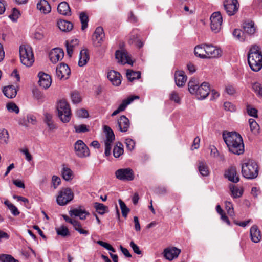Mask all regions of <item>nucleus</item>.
Segmentation results:
<instances>
[{
    "instance_id": "obj_1",
    "label": "nucleus",
    "mask_w": 262,
    "mask_h": 262,
    "mask_svg": "<svg viewBox=\"0 0 262 262\" xmlns=\"http://www.w3.org/2000/svg\"><path fill=\"white\" fill-rule=\"evenodd\" d=\"M223 138L230 152L240 155L244 152V145L241 135L236 132H224Z\"/></svg>"
},
{
    "instance_id": "obj_2",
    "label": "nucleus",
    "mask_w": 262,
    "mask_h": 262,
    "mask_svg": "<svg viewBox=\"0 0 262 262\" xmlns=\"http://www.w3.org/2000/svg\"><path fill=\"white\" fill-rule=\"evenodd\" d=\"M248 63L251 69L258 72L262 68V53L259 47L253 45L248 54Z\"/></svg>"
},
{
    "instance_id": "obj_3",
    "label": "nucleus",
    "mask_w": 262,
    "mask_h": 262,
    "mask_svg": "<svg viewBox=\"0 0 262 262\" xmlns=\"http://www.w3.org/2000/svg\"><path fill=\"white\" fill-rule=\"evenodd\" d=\"M242 173L244 177L248 179L256 178L258 174V167L257 163L251 160L244 163L242 166Z\"/></svg>"
},
{
    "instance_id": "obj_4",
    "label": "nucleus",
    "mask_w": 262,
    "mask_h": 262,
    "mask_svg": "<svg viewBox=\"0 0 262 262\" xmlns=\"http://www.w3.org/2000/svg\"><path fill=\"white\" fill-rule=\"evenodd\" d=\"M19 56L21 63L30 67L34 62V57L32 48L28 45H23L19 47Z\"/></svg>"
},
{
    "instance_id": "obj_5",
    "label": "nucleus",
    "mask_w": 262,
    "mask_h": 262,
    "mask_svg": "<svg viewBox=\"0 0 262 262\" xmlns=\"http://www.w3.org/2000/svg\"><path fill=\"white\" fill-rule=\"evenodd\" d=\"M58 115L63 123H68L71 118V111L69 104L65 100H60L57 104Z\"/></svg>"
},
{
    "instance_id": "obj_6",
    "label": "nucleus",
    "mask_w": 262,
    "mask_h": 262,
    "mask_svg": "<svg viewBox=\"0 0 262 262\" xmlns=\"http://www.w3.org/2000/svg\"><path fill=\"white\" fill-rule=\"evenodd\" d=\"M74 193L69 188H62L59 192L56 201L60 206H64L73 199Z\"/></svg>"
},
{
    "instance_id": "obj_7",
    "label": "nucleus",
    "mask_w": 262,
    "mask_h": 262,
    "mask_svg": "<svg viewBox=\"0 0 262 262\" xmlns=\"http://www.w3.org/2000/svg\"><path fill=\"white\" fill-rule=\"evenodd\" d=\"M115 174L117 179L122 181H130L134 179V171L130 168L119 169Z\"/></svg>"
},
{
    "instance_id": "obj_8",
    "label": "nucleus",
    "mask_w": 262,
    "mask_h": 262,
    "mask_svg": "<svg viewBox=\"0 0 262 262\" xmlns=\"http://www.w3.org/2000/svg\"><path fill=\"white\" fill-rule=\"evenodd\" d=\"M104 131L106 133L105 143V155L108 156L111 155L112 144L115 140V135L112 129L108 126H104Z\"/></svg>"
},
{
    "instance_id": "obj_9",
    "label": "nucleus",
    "mask_w": 262,
    "mask_h": 262,
    "mask_svg": "<svg viewBox=\"0 0 262 262\" xmlns=\"http://www.w3.org/2000/svg\"><path fill=\"white\" fill-rule=\"evenodd\" d=\"M74 150L76 156L79 158H84L90 155L89 148L81 140H78L75 143Z\"/></svg>"
},
{
    "instance_id": "obj_10",
    "label": "nucleus",
    "mask_w": 262,
    "mask_h": 262,
    "mask_svg": "<svg viewBox=\"0 0 262 262\" xmlns=\"http://www.w3.org/2000/svg\"><path fill=\"white\" fill-rule=\"evenodd\" d=\"M210 27L215 33L219 32L221 29L223 18L219 11L213 13L210 17Z\"/></svg>"
},
{
    "instance_id": "obj_11",
    "label": "nucleus",
    "mask_w": 262,
    "mask_h": 262,
    "mask_svg": "<svg viewBox=\"0 0 262 262\" xmlns=\"http://www.w3.org/2000/svg\"><path fill=\"white\" fill-rule=\"evenodd\" d=\"M224 7L227 14L232 16L238 11L239 5L237 0H226L224 2Z\"/></svg>"
},
{
    "instance_id": "obj_12",
    "label": "nucleus",
    "mask_w": 262,
    "mask_h": 262,
    "mask_svg": "<svg viewBox=\"0 0 262 262\" xmlns=\"http://www.w3.org/2000/svg\"><path fill=\"white\" fill-rule=\"evenodd\" d=\"M205 59L219 58L222 56V51L211 44H206Z\"/></svg>"
},
{
    "instance_id": "obj_13",
    "label": "nucleus",
    "mask_w": 262,
    "mask_h": 262,
    "mask_svg": "<svg viewBox=\"0 0 262 262\" xmlns=\"http://www.w3.org/2000/svg\"><path fill=\"white\" fill-rule=\"evenodd\" d=\"M56 74L60 79H67L71 74V70L67 64L61 63L56 68Z\"/></svg>"
},
{
    "instance_id": "obj_14",
    "label": "nucleus",
    "mask_w": 262,
    "mask_h": 262,
    "mask_svg": "<svg viewBox=\"0 0 262 262\" xmlns=\"http://www.w3.org/2000/svg\"><path fill=\"white\" fill-rule=\"evenodd\" d=\"M104 32L102 27H98L96 29L93 36V41L96 46H99L104 41Z\"/></svg>"
},
{
    "instance_id": "obj_15",
    "label": "nucleus",
    "mask_w": 262,
    "mask_h": 262,
    "mask_svg": "<svg viewBox=\"0 0 262 262\" xmlns=\"http://www.w3.org/2000/svg\"><path fill=\"white\" fill-rule=\"evenodd\" d=\"M210 92L209 85L208 82H204L200 85L195 94L198 99H203L207 97Z\"/></svg>"
},
{
    "instance_id": "obj_16",
    "label": "nucleus",
    "mask_w": 262,
    "mask_h": 262,
    "mask_svg": "<svg viewBox=\"0 0 262 262\" xmlns=\"http://www.w3.org/2000/svg\"><path fill=\"white\" fill-rule=\"evenodd\" d=\"M38 76L39 77L38 83L39 85L43 89H46L49 88L52 82L51 76L43 72H40Z\"/></svg>"
},
{
    "instance_id": "obj_17",
    "label": "nucleus",
    "mask_w": 262,
    "mask_h": 262,
    "mask_svg": "<svg viewBox=\"0 0 262 262\" xmlns=\"http://www.w3.org/2000/svg\"><path fill=\"white\" fill-rule=\"evenodd\" d=\"M62 217L67 222L71 224L75 230L78 231L80 234L84 235H88L89 234L88 230H84L82 228L81 225L78 221L71 219L67 215H63Z\"/></svg>"
},
{
    "instance_id": "obj_18",
    "label": "nucleus",
    "mask_w": 262,
    "mask_h": 262,
    "mask_svg": "<svg viewBox=\"0 0 262 262\" xmlns=\"http://www.w3.org/2000/svg\"><path fill=\"white\" fill-rule=\"evenodd\" d=\"M130 126L129 119L124 115H122L117 120L118 129L121 132H126Z\"/></svg>"
},
{
    "instance_id": "obj_19",
    "label": "nucleus",
    "mask_w": 262,
    "mask_h": 262,
    "mask_svg": "<svg viewBox=\"0 0 262 262\" xmlns=\"http://www.w3.org/2000/svg\"><path fill=\"white\" fill-rule=\"evenodd\" d=\"M50 60L53 63H56L62 60L64 57V52L60 48H54L50 53Z\"/></svg>"
},
{
    "instance_id": "obj_20",
    "label": "nucleus",
    "mask_w": 262,
    "mask_h": 262,
    "mask_svg": "<svg viewBox=\"0 0 262 262\" xmlns=\"http://www.w3.org/2000/svg\"><path fill=\"white\" fill-rule=\"evenodd\" d=\"M181 252V250L176 247L167 248L164 250V257L169 260L177 258Z\"/></svg>"
},
{
    "instance_id": "obj_21",
    "label": "nucleus",
    "mask_w": 262,
    "mask_h": 262,
    "mask_svg": "<svg viewBox=\"0 0 262 262\" xmlns=\"http://www.w3.org/2000/svg\"><path fill=\"white\" fill-rule=\"evenodd\" d=\"M225 176L229 181L233 183H237L239 180V177L235 167H229L226 171Z\"/></svg>"
},
{
    "instance_id": "obj_22",
    "label": "nucleus",
    "mask_w": 262,
    "mask_h": 262,
    "mask_svg": "<svg viewBox=\"0 0 262 262\" xmlns=\"http://www.w3.org/2000/svg\"><path fill=\"white\" fill-rule=\"evenodd\" d=\"M250 237L251 241L257 243L260 241L262 238L261 232L256 225L252 226L250 230Z\"/></svg>"
},
{
    "instance_id": "obj_23",
    "label": "nucleus",
    "mask_w": 262,
    "mask_h": 262,
    "mask_svg": "<svg viewBox=\"0 0 262 262\" xmlns=\"http://www.w3.org/2000/svg\"><path fill=\"white\" fill-rule=\"evenodd\" d=\"M116 59L119 63L124 64L129 63L130 57L128 56L126 51L124 50H117L115 53Z\"/></svg>"
},
{
    "instance_id": "obj_24",
    "label": "nucleus",
    "mask_w": 262,
    "mask_h": 262,
    "mask_svg": "<svg viewBox=\"0 0 262 262\" xmlns=\"http://www.w3.org/2000/svg\"><path fill=\"white\" fill-rule=\"evenodd\" d=\"M128 42L131 45H135L138 48H141L143 45V41L140 39L138 32L136 30H134L131 33Z\"/></svg>"
},
{
    "instance_id": "obj_25",
    "label": "nucleus",
    "mask_w": 262,
    "mask_h": 262,
    "mask_svg": "<svg viewBox=\"0 0 262 262\" xmlns=\"http://www.w3.org/2000/svg\"><path fill=\"white\" fill-rule=\"evenodd\" d=\"M107 78L114 85L118 86L121 84V75L116 71L112 70L108 72Z\"/></svg>"
},
{
    "instance_id": "obj_26",
    "label": "nucleus",
    "mask_w": 262,
    "mask_h": 262,
    "mask_svg": "<svg viewBox=\"0 0 262 262\" xmlns=\"http://www.w3.org/2000/svg\"><path fill=\"white\" fill-rule=\"evenodd\" d=\"M174 79L176 85L179 87H182L187 80V76L184 71H177L175 72Z\"/></svg>"
},
{
    "instance_id": "obj_27",
    "label": "nucleus",
    "mask_w": 262,
    "mask_h": 262,
    "mask_svg": "<svg viewBox=\"0 0 262 262\" xmlns=\"http://www.w3.org/2000/svg\"><path fill=\"white\" fill-rule=\"evenodd\" d=\"M37 8L43 14H48L51 10V7L46 0H40L37 4Z\"/></svg>"
},
{
    "instance_id": "obj_28",
    "label": "nucleus",
    "mask_w": 262,
    "mask_h": 262,
    "mask_svg": "<svg viewBox=\"0 0 262 262\" xmlns=\"http://www.w3.org/2000/svg\"><path fill=\"white\" fill-rule=\"evenodd\" d=\"M69 213L71 216H78L82 220H85L86 216L89 215V213L81 208L73 209L70 210Z\"/></svg>"
},
{
    "instance_id": "obj_29",
    "label": "nucleus",
    "mask_w": 262,
    "mask_h": 262,
    "mask_svg": "<svg viewBox=\"0 0 262 262\" xmlns=\"http://www.w3.org/2000/svg\"><path fill=\"white\" fill-rule=\"evenodd\" d=\"M3 92L6 97L10 99L14 98L17 94V90L14 85L5 86Z\"/></svg>"
},
{
    "instance_id": "obj_30",
    "label": "nucleus",
    "mask_w": 262,
    "mask_h": 262,
    "mask_svg": "<svg viewBox=\"0 0 262 262\" xmlns=\"http://www.w3.org/2000/svg\"><path fill=\"white\" fill-rule=\"evenodd\" d=\"M58 12L64 15H70L71 10L68 4L66 2L60 3L57 7Z\"/></svg>"
},
{
    "instance_id": "obj_31",
    "label": "nucleus",
    "mask_w": 262,
    "mask_h": 262,
    "mask_svg": "<svg viewBox=\"0 0 262 262\" xmlns=\"http://www.w3.org/2000/svg\"><path fill=\"white\" fill-rule=\"evenodd\" d=\"M200 85L199 81L197 79L191 78L188 84L189 92L192 94H194L198 90Z\"/></svg>"
},
{
    "instance_id": "obj_32",
    "label": "nucleus",
    "mask_w": 262,
    "mask_h": 262,
    "mask_svg": "<svg viewBox=\"0 0 262 262\" xmlns=\"http://www.w3.org/2000/svg\"><path fill=\"white\" fill-rule=\"evenodd\" d=\"M206 44H201L196 46L194 48V54L202 59H205Z\"/></svg>"
},
{
    "instance_id": "obj_33",
    "label": "nucleus",
    "mask_w": 262,
    "mask_h": 262,
    "mask_svg": "<svg viewBox=\"0 0 262 262\" xmlns=\"http://www.w3.org/2000/svg\"><path fill=\"white\" fill-rule=\"evenodd\" d=\"M89 60V56L87 50L85 49L82 50L79 54V58L78 65L80 67L85 66Z\"/></svg>"
},
{
    "instance_id": "obj_34",
    "label": "nucleus",
    "mask_w": 262,
    "mask_h": 262,
    "mask_svg": "<svg viewBox=\"0 0 262 262\" xmlns=\"http://www.w3.org/2000/svg\"><path fill=\"white\" fill-rule=\"evenodd\" d=\"M58 26L60 30L64 32L71 31L73 27L72 23L64 20L58 21Z\"/></svg>"
},
{
    "instance_id": "obj_35",
    "label": "nucleus",
    "mask_w": 262,
    "mask_h": 262,
    "mask_svg": "<svg viewBox=\"0 0 262 262\" xmlns=\"http://www.w3.org/2000/svg\"><path fill=\"white\" fill-rule=\"evenodd\" d=\"M61 174L63 179L67 181L71 180L73 178V174L71 169L64 165H63Z\"/></svg>"
},
{
    "instance_id": "obj_36",
    "label": "nucleus",
    "mask_w": 262,
    "mask_h": 262,
    "mask_svg": "<svg viewBox=\"0 0 262 262\" xmlns=\"http://www.w3.org/2000/svg\"><path fill=\"white\" fill-rule=\"evenodd\" d=\"M200 174L203 177H207L209 174L208 167L206 163L203 161H199L198 166Z\"/></svg>"
},
{
    "instance_id": "obj_37",
    "label": "nucleus",
    "mask_w": 262,
    "mask_h": 262,
    "mask_svg": "<svg viewBox=\"0 0 262 262\" xmlns=\"http://www.w3.org/2000/svg\"><path fill=\"white\" fill-rule=\"evenodd\" d=\"M126 76L129 81L139 79L141 77V73L140 72H135L132 70H127L126 71Z\"/></svg>"
},
{
    "instance_id": "obj_38",
    "label": "nucleus",
    "mask_w": 262,
    "mask_h": 262,
    "mask_svg": "<svg viewBox=\"0 0 262 262\" xmlns=\"http://www.w3.org/2000/svg\"><path fill=\"white\" fill-rule=\"evenodd\" d=\"M96 211L100 214L103 215L108 212V207L104 204L98 202L94 203Z\"/></svg>"
},
{
    "instance_id": "obj_39",
    "label": "nucleus",
    "mask_w": 262,
    "mask_h": 262,
    "mask_svg": "<svg viewBox=\"0 0 262 262\" xmlns=\"http://www.w3.org/2000/svg\"><path fill=\"white\" fill-rule=\"evenodd\" d=\"M79 19L81 23V30L83 31L88 27V16L85 12H82L79 14Z\"/></svg>"
},
{
    "instance_id": "obj_40",
    "label": "nucleus",
    "mask_w": 262,
    "mask_h": 262,
    "mask_svg": "<svg viewBox=\"0 0 262 262\" xmlns=\"http://www.w3.org/2000/svg\"><path fill=\"white\" fill-rule=\"evenodd\" d=\"M249 124L251 132L254 134H258L259 130V126L256 121L252 118L249 119Z\"/></svg>"
},
{
    "instance_id": "obj_41",
    "label": "nucleus",
    "mask_w": 262,
    "mask_h": 262,
    "mask_svg": "<svg viewBox=\"0 0 262 262\" xmlns=\"http://www.w3.org/2000/svg\"><path fill=\"white\" fill-rule=\"evenodd\" d=\"M135 98H139L138 96L135 97H130L126 99H124L123 100L121 104L119 105L118 108L122 112L124 111L126 107V106L129 104Z\"/></svg>"
},
{
    "instance_id": "obj_42",
    "label": "nucleus",
    "mask_w": 262,
    "mask_h": 262,
    "mask_svg": "<svg viewBox=\"0 0 262 262\" xmlns=\"http://www.w3.org/2000/svg\"><path fill=\"white\" fill-rule=\"evenodd\" d=\"M245 33L249 35L253 34L255 32V28L252 22L245 24L243 27Z\"/></svg>"
},
{
    "instance_id": "obj_43",
    "label": "nucleus",
    "mask_w": 262,
    "mask_h": 262,
    "mask_svg": "<svg viewBox=\"0 0 262 262\" xmlns=\"http://www.w3.org/2000/svg\"><path fill=\"white\" fill-rule=\"evenodd\" d=\"M230 190L231 191V195L234 198H239L243 194V189L241 188H238L235 185L230 186Z\"/></svg>"
},
{
    "instance_id": "obj_44",
    "label": "nucleus",
    "mask_w": 262,
    "mask_h": 262,
    "mask_svg": "<svg viewBox=\"0 0 262 262\" xmlns=\"http://www.w3.org/2000/svg\"><path fill=\"white\" fill-rule=\"evenodd\" d=\"M123 145L119 142L114 147L113 149V155L115 158H119L121 155L123 154Z\"/></svg>"
},
{
    "instance_id": "obj_45",
    "label": "nucleus",
    "mask_w": 262,
    "mask_h": 262,
    "mask_svg": "<svg viewBox=\"0 0 262 262\" xmlns=\"http://www.w3.org/2000/svg\"><path fill=\"white\" fill-rule=\"evenodd\" d=\"M9 136L8 131L5 129H0V143L1 144H7Z\"/></svg>"
},
{
    "instance_id": "obj_46",
    "label": "nucleus",
    "mask_w": 262,
    "mask_h": 262,
    "mask_svg": "<svg viewBox=\"0 0 262 262\" xmlns=\"http://www.w3.org/2000/svg\"><path fill=\"white\" fill-rule=\"evenodd\" d=\"M232 34L235 38L241 41H243L245 40V33L244 31H242L240 29H234Z\"/></svg>"
},
{
    "instance_id": "obj_47",
    "label": "nucleus",
    "mask_w": 262,
    "mask_h": 262,
    "mask_svg": "<svg viewBox=\"0 0 262 262\" xmlns=\"http://www.w3.org/2000/svg\"><path fill=\"white\" fill-rule=\"evenodd\" d=\"M118 202L121 209L122 216L124 217H126L128 213L129 212V209L126 206L124 202L121 199H119Z\"/></svg>"
},
{
    "instance_id": "obj_48",
    "label": "nucleus",
    "mask_w": 262,
    "mask_h": 262,
    "mask_svg": "<svg viewBox=\"0 0 262 262\" xmlns=\"http://www.w3.org/2000/svg\"><path fill=\"white\" fill-rule=\"evenodd\" d=\"M56 231L58 235L63 237H65L69 235V231L68 228L64 226L56 228Z\"/></svg>"
},
{
    "instance_id": "obj_49",
    "label": "nucleus",
    "mask_w": 262,
    "mask_h": 262,
    "mask_svg": "<svg viewBox=\"0 0 262 262\" xmlns=\"http://www.w3.org/2000/svg\"><path fill=\"white\" fill-rule=\"evenodd\" d=\"M169 99L171 101L176 103L180 104L181 99L178 93L176 91H172L170 94Z\"/></svg>"
},
{
    "instance_id": "obj_50",
    "label": "nucleus",
    "mask_w": 262,
    "mask_h": 262,
    "mask_svg": "<svg viewBox=\"0 0 262 262\" xmlns=\"http://www.w3.org/2000/svg\"><path fill=\"white\" fill-rule=\"evenodd\" d=\"M252 89L259 96L262 97V86L258 82H255L252 84Z\"/></svg>"
},
{
    "instance_id": "obj_51",
    "label": "nucleus",
    "mask_w": 262,
    "mask_h": 262,
    "mask_svg": "<svg viewBox=\"0 0 262 262\" xmlns=\"http://www.w3.org/2000/svg\"><path fill=\"white\" fill-rule=\"evenodd\" d=\"M1 262H19L15 259L12 255L9 254H2Z\"/></svg>"
},
{
    "instance_id": "obj_52",
    "label": "nucleus",
    "mask_w": 262,
    "mask_h": 262,
    "mask_svg": "<svg viewBox=\"0 0 262 262\" xmlns=\"http://www.w3.org/2000/svg\"><path fill=\"white\" fill-rule=\"evenodd\" d=\"M7 110L10 112H14L18 114L19 112L18 107L14 103H8L6 105Z\"/></svg>"
},
{
    "instance_id": "obj_53",
    "label": "nucleus",
    "mask_w": 262,
    "mask_h": 262,
    "mask_svg": "<svg viewBox=\"0 0 262 262\" xmlns=\"http://www.w3.org/2000/svg\"><path fill=\"white\" fill-rule=\"evenodd\" d=\"M225 209L227 212V213L230 215L233 216L234 215V210H233V207L232 203L229 201H226L225 202Z\"/></svg>"
},
{
    "instance_id": "obj_54",
    "label": "nucleus",
    "mask_w": 262,
    "mask_h": 262,
    "mask_svg": "<svg viewBox=\"0 0 262 262\" xmlns=\"http://www.w3.org/2000/svg\"><path fill=\"white\" fill-rule=\"evenodd\" d=\"M97 243L109 251H111L113 252H115V249L107 243L104 242L102 241H98Z\"/></svg>"
},
{
    "instance_id": "obj_55",
    "label": "nucleus",
    "mask_w": 262,
    "mask_h": 262,
    "mask_svg": "<svg viewBox=\"0 0 262 262\" xmlns=\"http://www.w3.org/2000/svg\"><path fill=\"white\" fill-rule=\"evenodd\" d=\"M247 112L249 115L253 117H257V110L250 105L247 106Z\"/></svg>"
},
{
    "instance_id": "obj_56",
    "label": "nucleus",
    "mask_w": 262,
    "mask_h": 262,
    "mask_svg": "<svg viewBox=\"0 0 262 262\" xmlns=\"http://www.w3.org/2000/svg\"><path fill=\"white\" fill-rule=\"evenodd\" d=\"M125 143L126 144V147L128 150L131 151L134 149L135 146V142L133 140L130 138L126 139Z\"/></svg>"
},
{
    "instance_id": "obj_57",
    "label": "nucleus",
    "mask_w": 262,
    "mask_h": 262,
    "mask_svg": "<svg viewBox=\"0 0 262 262\" xmlns=\"http://www.w3.org/2000/svg\"><path fill=\"white\" fill-rule=\"evenodd\" d=\"M71 99L74 103H79L81 100L79 94L75 92L72 93Z\"/></svg>"
},
{
    "instance_id": "obj_58",
    "label": "nucleus",
    "mask_w": 262,
    "mask_h": 262,
    "mask_svg": "<svg viewBox=\"0 0 262 262\" xmlns=\"http://www.w3.org/2000/svg\"><path fill=\"white\" fill-rule=\"evenodd\" d=\"M224 107L226 111L234 112L236 110L235 106L230 102H225L224 104Z\"/></svg>"
},
{
    "instance_id": "obj_59",
    "label": "nucleus",
    "mask_w": 262,
    "mask_h": 262,
    "mask_svg": "<svg viewBox=\"0 0 262 262\" xmlns=\"http://www.w3.org/2000/svg\"><path fill=\"white\" fill-rule=\"evenodd\" d=\"M225 92L230 95H233L236 93V90L234 87L230 84L226 86Z\"/></svg>"
},
{
    "instance_id": "obj_60",
    "label": "nucleus",
    "mask_w": 262,
    "mask_h": 262,
    "mask_svg": "<svg viewBox=\"0 0 262 262\" xmlns=\"http://www.w3.org/2000/svg\"><path fill=\"white\" fill-rule=\"evenodd\" d=\"M130 246L132 248L134 253H135L136 254L140 255L142 253V252L140 250L139 246L137 245H136L133 241L130 242Z\"/></svg>"
},
{
    "instance_id": "obj_61",
    "label": "nucleus",
    "mask_w": 262,
    "mask_h": 262,
    "mask_svg": "<svg viewBox=\"0 0 262 262\" xmlns=\"http://www.w3.org/2000/svg\"><path fill=\"white\" fill-rule=\"evenodd\" d=\"M52 182L54 188L56 189L61 182L60 178L54 175L52 177Z\"/></svg>"
},
{
    "instance_id": "obj_62",
    "label": "nucleus",
    "mask_w": 262,
    "mask_h": 262,
    "mask_svg": "<svg viewBox=\"0 0 262 262\" xmlns=\"http://www.w3.org/2000/svg\"><path fill=\"white\" fill-rule=\"evenodd\" d=\"M75 129L76 133H84L88 130L86 126L84 124L75 126Z\"/></svg>"
},
{
    "instance_id": "obj_63",
    "label": "nucleus",
    "mask_w": 262,
    "mask_h": 262,
    "mask_svg": "<svg viewBox=\"0 0 262 262\" xmlns=\"http://www.w3.org/2000/svg\"><path fill=\"white\" fill-rule=\"evenodd\" d=\"M76 115L78 117L86 118L88 116V112L85 109H80L77 111Z\"/></svg>"
},
{
    "instance_id": "obj_64",
    "label": "nucleus",
    "mask_w": 262,
    "mask_h": 262,
    "mask_svg": "<svg viewBox=\"0 0 262 262\" xmlns=\"http://www.w3.org/2000/svg\"><path fill=\"white\" fill-rule=\"evenodd\" d=\"M19 15V11L16 8H13L12 13L9 15V17L12 20L15 21L18 18Z\"/></svg>"
}]
</instances>
